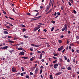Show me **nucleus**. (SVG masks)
I'll return each instance as SVG.
<instances>
[{"instance_id":"de8ad7c7","label":"nucleus","mask_w":79,"mask_h":79,"mask_svg":"<svg viewBox=\"0 0 79 79\" xmlns=\"http://www.w3.org/2000/svg\"><path fill=\"white\" fill-rule=\"evenodd\" d=\"M64 58H65V60H67V57H66V56H64Z\"/></svg>"},{"instance_id":"69168bd1","label":"nucleus","mask_w":79,"mask_h":79,"mask_svg":"<svg viewBox=\"0 0 79 79\" xmlns=\"http://www.w3.org/2000/svg\"><path fill=\"white\" fill-rule=\"evenodd\" d=\"M69 49H70V50H71V47L69 46Z\"/></svg>"},{"instance_id":"3c124183","label":"nucleus","mask_w":79,"mask_h":79,"mask_svg":"<svg viewBox=\"0 0 79 79\" xmlns=\"http://www.w3.org/2000/svg\"><path fill=\"white\" fill-rule=\"evenodd\" d=\"M56 14H57L56 12H55V14H54V16H56Z\"/></svg>"},{"instance_id":"c03bdc74","label":"nucleus","mask_w":79,"mask_h":79,"mask_svg":"<svg viewBox=\"0 0 79 79\" xmlns=\"http://www.w3.org/2000/svg\"><path fill=\"white\" fill-rule=\"evenodd\" d=\"M31 45L33 46V47H35V45L34 44H31Z\"/></svg>"},{"instance_id":"393cba45","label":"nucleus","mask_w":79,"mask_h":79,"mask_svg":"<svg viewBox=\"0 0 79 79\" xmlns=\"http://www.w3.org/2000/svg\"><path fill=\"white\" fill-rule=\"evenodd\" d=\"M21 69L22 71H24V68L23 67H21Z\"/></svg>"},{"instance_id":"603ef678","label":"nucleus","mask_w":79,"mask_h":79,"mask_svg":"<svg viewBox=\"0 0 79 79\" xmlns=\"http://www.w3.org/2000/svg\"><path fill=\"white\" fill-rule=\"evenodd\" d=\"M60 38H63V37H64V36L62 35L60 36Z\"/></svg>"},{"instance_id":"1a4fd4ad","label":"nucleus","mask_w":79,"mask_h":79,"mask_svg":"<svg viewBox=\"0 0 79 79\" xmlns=\"http://www.w3.org/2000/svg\"><path fill=\"white\" fill-rule=\"evenodd\" d=\"M42 55H43V54H42V53L40 54V57H39V59H42Z\"/></svg>"},{"instance_id":"8fccbe9b","label":"nucleus","mask_w":79,"mask_h":79,"mask_svg":"<svg viewBox=\"0 0 79 79\" xmlns=\"http://www.w3.org/2000/svg\"><path fill=\"white\" fill-rule=\"evenodd\" d=\"M53 66V64H51L50 65H49V66L51 67H52Z\"/></svg>"},{"instance_id":"c85d7f7f","label":"nucleus","mask_w":79,"mask_h":79,"mask_svg":"<svg viewBox=\"0 0 79 79\" xmlns=\"http://www.w3.org/2000/svg\"><path fill=\"white\" fill-rule=\"evenodd\" d=\"M73 12H74V13L75 14H76V13H77L76 11L75 10H74Z\"/></svg>"},{"instance_id":"dca6fc26","label":"nucleus","mask_w":79,"mask_h":79,"mask_svg":"<svg viewBox=\"0 0 79 79\" xmlns=\"http://www.w3.org/2000/svg\"><path fill=\"white\" fill-rule=\"evenodd\" d=\"M64 26L65 29H67L68 28V27H67V24H65V25H64Z\"/></svg>"},{"instance_id":"7ed1b4c3","label":"nucleus","mask_w":79,"mask_h":79,"mask_svg":"<svg viewBox=\"0 0 79 79\" xmlns=\"http://www.w3.org/2000/svg\"><path fill=\"white\" fill-rule=\"evenodd\" d=\"M58 66V64H55L54 65V68L55 69H57Z\"/></svg>"},{"instance_id":"39448f33","label":"nucleus","mask_w":79,"mask_h":79,"mask_svg":"<svg viewBox=\"0 0 79 79\" xmlns=\"http://www.w3.org/2000/svg\"><path fill=\"white\" fill-rule=\"evenodd\" d=\"M16 70V68L15 67H13L11 69L12 72H15Z\"/></svg>"},{"instance_id":"37998d69","label":"nucleus","mask_w":79,"mask_h":79,"mask_svg":"<svg viewBox=\"0 0 79 79\" xmlns=\"http://www.w3.org/2000/svg\"><path fill=\"white\" fill-rule=\"evenodd\" d=\"M44 68L43 66H41L40 67V69H44Z\"/></svg>"},{"instance_id":"338daca9","label":"nucleus","mask_w":79,"mask_h":79,"mask_svg":"<svg viewBox=\"0 0 79 79\" xmlns=\"http://www.w3.org/2000/svg\"><path fill=\"white\" fill-rule=\"evenodd\" d=\"M41 61H42V62H44V59H42L41 60Z\"/></svg>"},{"instance_id":"412c9836","label":"nucleus","mask_w":79,"mask_h":79,"mask_svg":"<svg viewBox=\"0 0 79 79\" xmlns=\"http://www.w3.org/2000/svg\"><path fill=\"white\" fill-rule=\"evenodd\" d=\"M4 34H8V31H4Z\"/></svg>"},{"instance_id":"5fc2aeb1","label":"nucleus","mask_w":79,"mask_h":79,"mask_svg":"<svg viewBox=\"0 0 79 79\" xmlns=\"http://www.w3.org/2000/svg\"><path fill=\"white\" fill-rule=\"evenodd\" d=\"M67 62H69L70 61V60H69V59H68L67 60Z\"/></svg>"},{"instance_id":"2f4dec72","label":"nucleus","mask_w":79,"mask_h":79,"mask_svg":"<svg viewBox=\"0 0 79 79\" xmlns=\"http://www.w3.org/2000/svg\"><path fill=\"white\" fill-rule=\"evenodd\" d=\"M9 19H12L13 20H15V19H14L13 18L11 17H9Z\"/></svg>"},{"instance_id":"423d86ee","label":"nucleus","mask_w":79,"mask_h":79,"mask_svg":"<svg viewBox=\"0 0 79 79\" xmlns=\"http://www.w3.org/2000/svg\"><path fill=\"white\" fill-rule=\"evenodd\" d=\"M8 48V46H5L3 47H2L1 48V49H4L5 50L7 49Z\"/></svg>"},{"instance_id":"ea45409f","label":"nucleus","mask_w":79,"mask_h":79,"mask_svg":"<svg viewBox=\"0 0 79 79\" xmlns=\"http://www.w3.org/2000/svg\"><path fill=\"white\" fill-rule=\"evenodd\" d=\"M64 30H65V28L63 27L62 28V31L63 32V31H64Z\"/></svg>"},{"instance_id":"20e7f679","label":"nucleus","mask_w":79,"mask_h":79,"mask_svg":"<svg viewBox=\"0 0 79 79\" xmlns=\"http://www.w3.org/2000/svg\"><path fill=\"white\" fill-rule=\"evenodd\" d=\"M49 9H50V6L48 5L45 10V11L47 12V11H48V10H49Z\"/></svg>"},{"instance_id":"bf43d9fd","label":"nucleus","mask_w":79,"mask_h":79,"mask_svg":"<svg viewBox=\"0 0 79 79\" xmlns=\"http://www.w3.org/2000/svg\"><path fill=\"white\" fill-rule=\"evenodd\" d=\"M57 14L58 15H60V13L59 12H57Z\"/></svg>"},{"instance_id":"680f3d73","label":"nucleus","mask_w":79,"mask_h":79,"mask_svg":"<svg viewBox=\"0 0 79 79\" xmlns=\"http://www.w3.org/2000/svg\"><path fill=\"white\" fill-rule=\"evenodd\" d=\"M30 50L31 51H33V49H32V48H30Z\"/></svg>"},{"instance_id":"09e8293b","label":"nucleus","mask_w":79,"mask_h":79,"mask_svg":"<svg viewBox=\"0 0 79 79\" xmlns=\"http://www.w3.org/2000/svg\"><path fill=\"white\" fill-rule=\"evenodd\" d=\"M32 58L33 59V60H35V56H34V57H32Z\"/></svg>"},{"instance_id":"79ce46f5","label":"nucleus","mask_w":79,"mask_h":79,"mask_svg":"<svg viewBox=\"0 0 79 79\" xmlns=\"http://www.w3.org/2000/svg\"><path fill=\"white\" fill-rule=\"evenodd\" d=\"M17 37H16V36H15V37H14V39H15V40H17V39H18V38H17Z\"/></svg>"},{"instance_id":"49530a36","label":"nucleus","mask_w":79,"mask_h":79,"mask_svg":"<svg viewBox=\"0 0 79 79\" xmlns=\"http://www.w3.org/2000/svg\"><path fill=\"white\" fill-rule=\"evenodd\" d=\"M21 76H23V75H24V73H21L20 74Z\"/></svg>"},{"instance_id":"9b49d317","label":"nucleus","mask_w":79,"mask_h":79,"mask_svg":"<svg viewBox=\"0 0 79 79\" xmlns=\"http://www.w3.org/2000/svg\"><path fill=\"white\" fill-rule=\"evenodd\" d=\"M67 69H68V70H69V71H70V70L71 69V67H68L67 68Z\"/></svg>"},{"instance_id":"bb28decb","label":"nucleus","mask_w":79,"mask_h":79,"mask_svg":"<svg viewBox=\"0 0 79 79\" xmlns=\"http://www.w3.org/2000/svg\"><path fill=\"white\" fill-rule=\"evenodd\" d=\"M60 63H62L63 62V60H62V59L60 58Z\"/></svg>"},{"instance_id":"72a5a7b5","label":"nucleus","mask_w":79,"mask_h":79,"mask_svg":"<svg viewBox=\"0 0 79 79\" xmlns=\"http://www.w3.org/2000/svg\"><path fill=\"white\" fill-rule=\"evenodd\" d=\"M27 15L28 16H30L31 15V14H30V13H27Z\"/></svg>"},{"instance_id":"f8f14e48","label":"nucleus","mask_w":79,"mask_h":79,"mask_svg":"<svg viewBox=\"0 0 79 79\" xmlns=\"http://www.w3.org/2000/svg\"><path fill=\"white\" fill-rule=\"evenodd\" d=\"M58 42L59 44H61V43H62V41L61 40H59Z\"/></svg>"},{"instance_id":"a878e982","label":"nucleus","mask_w":79,"mask_h":79,"mask_svg":"<svg viewBox=\"0 0 79 79\" xmlns=\"http://www.w3.org/2000/svg\"><path fill=\"white\" fill-rule=\"evenodd\" d=\"M24 37H25V38H28L29 37V36H27L24 35Z\"/></svg>"},{"instance_id":"e433bc0d","label":"nucleus","mask_w":79,"mask_h":79,"mask_svg":"<svg viewBox=\"0 0 79 79\" xmlns=\"http://www.w3.org/2000/svg\"><path fill=\"white\" fill-rule=\"evenodd\" d=\"M72 3H73V0H69Z\"/></svg>"},{"instance_id":"e2e57ef3","label":"nucleus","mask_w":79,"mask_h":79,"mask_svg":"<svg viewBox=\"0 0 79 79\" xmlns=\"http://www.w3.org/2000/svg\"><path fill=\"white\" fill-rule=\"evenodd\" d=\"M37 53H41V52L39 51H37Z\"/></svg>"},{"instance_id":"2eb2a0df","label":"nucleus","mask_w":79,"mask_h":79,"mask_svg":"<svg viewBox=\"0 0 79 79\" xmlns=\"http://www.w3.org/2000/svg\"><path fill=\"white\" fill-rule=\"evenodd\" d=\"M24 59H28V57H22Z\"/></svg>"},{"instance_id":"13d9d810","label":"nucleus","mask_w":79,"mask_h":79,"mask_svg":"<svg viewBox=\"0 0 79 79\" xmlns=\"http://www.w3.org/2000/svg\"><path fill=\"white\" fill-rule=\"evenodd\" d=\"M50 78L52 77V75H49Z\"/></svg>"},{"instance_id":"4c0bfd02","label":"nucleus","mask_w":79,"mask_h":79,"mask_svg":"<svg viewBox=\"0 0 79 79\" xmlns=\"http://www.w3.org/2000/svg\"><path fill=\"white\" fill-rule=\"evenodd\" d=\"M39 15V12L38 13H37V14L35 15V16H38V15Z\"/></svg>"},{"instance_id":"6e6552de","label":"nucleus","mask_w":79,"mask_h":79,"mask_svg":"<svg viewBox=\"0 0 79 79\" xmlns=\"http://www.w3.org/2000/svg\"><path fill=\"white\" fill-rule=\"evenodd\" d=\"M38 71H39V69L37 68H36L35 70V74H37V73H38Z\"/></svg>"},{"instance_id":"f3484780","label":"nucleus","mask_w":79,"mask_h":79,"mask_svg":"<svg viewBox=\"0 0 79 79\" xmlns=\"http://www.w3.org/2000/svg\"><path fill=\"white\" fill-rule=\"evenodd\" d=\"M64 26L65 29H67L68 28V27H67V24H65V25H64Z\"/></svg>"},{"instance_id":"a211bd4d","label":"nucleus","mask_w":79,"mask_h":79,"mask_svg":"<svg viewBox=\"0 0 79 79\" xmlns=\"http://www.w3.org/2000/svg\"><path fill=\"white\" fill-rule=\"evenodd\" d=\"M57 62V60H56L55 61H53V63L54 64L56 63V62Z\"/></svg>"},{"instance_id":"864d4df0","label":"nucleus","mask_w":79,"mask_h":79,"mask_svg":"<svg viewBox=\"0 0 79 79\" xmlns=\"http://www.w3.org/2000/svg\"><path fill=\"white\" fill-rule=\"evenodd\" d=\"M30 75H33V73L32 72L30 73Z\"/></svg>"},{"instance_id":"473e14b6","label":"nucleus","mask_w":79,"mask_h":79,"mask_svg":"<svg viewBox=\"0 0 79 79\" xmlns=\"http://www.w3.org/2000/svg\"><path fill=\"white\" fill-rule=\"evenodd\" d=\"M6 27L8 29H10V27L8 26H6Z\"/></svg>"},{"instance_id":"a19ab883","label":"nucleus","mask_w":79,"mask_h":79,"mask_svg":"<svg viewBox=\"0 0 79 79\" xmlns=\"http://www.w3.org/2000/svg\"><path fill=\"white\" fill-rule=\"evenodd\" d=\"M70 46H72L73 47V46H74V44H70Z\"/></svg>"},{"instance_id":"6e6d98bb","label":"nucleus","mask_w":79,"mask_h":79,"mask_svg":"<svg viewBox=\"0 0 79 79\" xmlns=\"http://www.w3.org/2000/svg\"><path fill=\"white\" fill-rule=\"evenodd\" d=\"M44 31V32H47V30L44 29L43 30Z\"/></svg>"},{"instance_id":"774afa93","label":"nucleus","mask_w":79,"mask_h":79,"mask_svg":"<svg viewBox=\"0 0 79 79\" xmlns=\"http://www.w3.org/2000/svg\"><path fill=\"white\" fill-rule=\"evenodd\" d=\"M77 53H79V50H77Z\"/></svg>"},{"instance_id":"0e129e2a","label":"nucleus","mask_w":79,"mask_h":79,"mask_svg":"<svg viewBox=\"0 0 79 79\" xmlns=\"http://www.w3.org/2000/svg\"><path fill=\"white\" fill-rule=\"evenodd\" d=\"M78 69H79V71L77 72V74H79V68H78Z\"/></svg>"},{"instance_id":"f257e3e1","label":"nucleus","mask_w":79,"mask_h":79,"mask_svg":"<svg viewBox=\"0 0 79 79\" xmlns=\"http://www.w3.org/2000/svg\"><path fill=\"white\" fill-rule=\"evenodd\" d=\"M40 27H41V25H38V27H35L34 28V32H35V31H37V30H38V29H39L40 28Z\"/></svg>"},{"instance_id":"6ab92c4d","label":"nucleus","mask_w":79,"mask_h":79,"mask_svg":"<svg viewBox=\"0 0 79 79\" xmlns=\"http://www.w3.org/2000/svg\"><path fill=\"white\" fill-rule=\"evenodd\" d=\"M53 55L55 56H58V54H57L54 53Z\"/></svg>"},{"instance_id":"4d7b16f0","label":"nucleus","mask_w":79,"mask_h":79,"mask_svg":"<svg viewBox=\"0 0 79 79\" xmlns=\"http://www.w3.org/2000/svg\"><path fill=\"white\" fill-rule=\"evenodd\" d=\"M76 38L77 39H79V36H77Z\"/></svg>"},{"instance_id":"5701e85b","label":"nucleus","mask_w":79,"mask_h":79,"mask_svg":"<svg viewBox=\"0 0 79 79\" xmlns=\"http://www.w3.org/2000/svg\"><path fill=\"white\" fill-rule=\"evenodd\" d=\"M23 32H24L25 31H26V29L25 28H23L22 29Z\"/></svg>"},{"instance_id":"4468645a","label":"nucleus","mask_w":79,"mask_h":79,"mask_svg":"<svg viewBox=\"0 0 79 79\" xmlns=\"http://www.w3.org/2000/svg\"><path fill=\"white\" fill-rule=\"evenodd\" d=\"M14 50H9V52H10V53H13V52H14Z\"/></svg>"},{"instance_id":"4be33fe9","label":"nucleus","mask_w":79,"mask_h":79,"mask_svg":"<svg viewBox=\"0 0 79 79\" xmlns=\"http://www.w3.org/2000/svg\"><path fill=\"white\" fill-rule=\"evenodd\" d=\"M42 69H41L40 70V74H42Z\"/></svg>"},{"instance_id":"c756f323","label":"nucleus","mask_w":79,"mask_h":79,"mask_svg":"<svg viewBox=\"0 0 79 79\" xmlns=\"http://www.w3.org/2000/svg\"><path fill=\"white\" fill-rule=\"evenodd\" d=\"M69 4L70 6H71L72 5V4H71V3L70 2H69Z\"/></svg>"},{"instance_id":"c9c22d12","label":"nucleus","mask_w":79,"mask_h":79,"mask_svg":"<svg viewBox=\"0 0 79 79\" xmlns=\"http://www.w3.org/2000/svg\"><path fill=\"white\" fill-rule=\"evenodd\" d=\"M58 74L59 75H60L61 74H62V72H58Z\"/></svg>"},{"instance_id":"f704fd0d","label":"nucleus","mask_w":79,"mask_h":79,"mask_svg":"<svg viewBox=\"0 0 79 79\" xmlns=\"http://www.w3.org/2000/svg\"><path fill=\"white\" fill-rule=\"evenodd\" d=\"M33 11H34V12H35H35H38V10H34Z\"/></svg>"},{"instance_id":"b1692460","label":"nucleus","mask_w":79,"mask_h":79,"mask_svg":"<svg viewBox=\"0 0 79 79\" xmlns=\"http://www.w3.org/2000/svg\"><path fill=\"white\" fill-rule=\"evenodd\" d=\"M58 64L59 65H60V67H61V66H62V65H61V63H58Z\"/></svg>"},{"instance_id":"f03ea898","label":"nucleus","mask_w":79,"mask_h":79,"mask_svg":"<svg viewBox=\"0 0 79 79\" xmlns=\"http://www.w3.org/2000/svg\"><path fill=\"white\" fill-rule=\"evenodd\" d=\"M63 46H60V48H58V50H57V51L58 52H60V51H61L62 50H63Z\"/></svg>"},{"instance_id":"a18cd8bd","label":"nucleus","mask_w":79,"mask_h":79,"mask_svg":"<svg viewBox=\"0 0 79 79\" xmlns=\"http://www.w3.org/2000/svg\"><path fill=\"white\" fill-rule=\"evenodd\" d=\"M53 58H54V59H57V57L55 56H53L52 57Z\"/></svg>"},{"instance_id":"9d476101","label":"nucleus","mask_w":79,"mask_h":79,"mask_svg":"<svg viewBox=\"0 0 79 79\" xmlns=\"http://www.w3.org/2000/svg\"><path fill=\"white\" fill-rule=\"evenodd\" d=\"M18 50H23V48H18Z\"/></svg>"},{"instance_id":"7c9ffc66","label":"nucleus","mask_w":79,"mask_h":79,"mask_svg":"<svg viewBox=\"0 0 79 79\" xmlns=\"http://www.w3.org/2000/svg\"><path fill=\"white\" fill-rule=\"evenodd\" d=\"M9 42H11V43H13L14 41H11V40H9L8 41Z\"/></svg>"},{"instance_id":"aec40b11","label":"nucleus","mask_w":79,"mask_h":79,"mask_svg":"<svg viewBox=\"0 0 79 79\" xmlns=\"http://www.w3.org/2000/svg\"><path fill=\"white\" fill-rule=\"evenodd\" d=\"M20 26L23 27H25V26L23 24H21Z\"/></svg>"},{"instance_id":"58836bf2","label":"nucleus","mask_w":79,"mask_h":79,"mask_svg":"<svg viewBox=\"0 0 79 79\" xmlns=\"http://www.w3.org/2000/svg\"><path fill=\"white\" fill-rule=\"evenodd\" d=\"M54 29V27H52L51 29V31H53Z\"/></svg>"},{"instance_id":"052dcab7","label":"nucleus","mask_w":79,"mask_h":79,"mask_svg":"<svg viewBox=\"0 0 79 79\" xmlns=\"http://www.w3.org/2000/svg\"><path fill=\"white\" fill-rule=\"evenodd\" d=\"M49 46H50V44H48L47 45V47H49Z\"/></svg>"},{"instance_id":"ddd939ff","label":"nucleus","mask_w":79,"mask_h":79,"mask_svg":"<svg viewBox=\"0 0 79 79\" xmlns=\"http://www.w3.org/2000/svg\"><path fill=\"white\" fill-rule=\"evenodd\" d=\"M52 0H50V2H49V4L50 6H51L52 5Z\"/></svg>"},{"instance_id":"cd10ccee","label":"nucleus","mask_w":79,"mask_h":79,"mask_svg":"<svg viewBox=\"0 0 79 79\" xmlns=\"http://www.w3.org/2000/svg\"><path fill=\"white\" fill-rule=\"evenodd\" d=\"M26 78H27L29 77V75H26L25 77Z\"/></svg>"},{"instance_id":"0eeeda50","label":"nucleus","mask_w":79,"mask_h":79,"mask_svg":"<svg viewBox=\"0 0 79 79\" xmlns=\"http://www.w3.org/2000/svg\"><path fill=\"white\" fill-rule=\"evenodd\" d=\"M19 55H24V52L23 51L20 52L19 53Z\"/></svg>"}]
</instances>
